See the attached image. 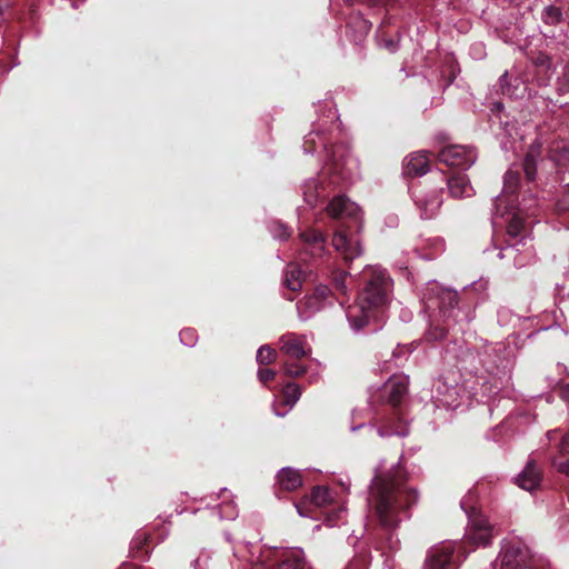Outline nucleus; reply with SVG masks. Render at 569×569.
<instances>
[{
	"label": "nucleus",
	"mask_w": 569,
	"mask_h": 569,
	"mask_svg": "<svg viewBox=\"0 0 569 569\" xmlns=\"http://www.w3.org/2000/svg\"><path fill=\"white\" fill-rule=\"evenodd\" d=\"M301 397V389L297 383L287 382V407L292 409Z\"/></svg>",
	"instance_id": "obj_34"
},
{
	"label": "nucleus",
	"mask_w": 569,
	"mask_h": 569,
	"mask_svg": "<svg viewBox=\"0 0 569 569\" xmlns=\"http://www.w3.org/2000/svg\"><path fill=\"white\" fill-rule=\"evenodd\" d=\"M365 283L357 301L346 308V318L353 332H360L376 317V311L390 300L392 280L388 272L376 267H366L361 274Z\"/></svg>",
	"instance_id": "obj_4"
},
{
	"label": "nucleus",
	"mask_w": 569,
	"mask_h": 569,
	"mask_svg": "<svg viewBox=\"0 0 569 569\" xmlns=\"http://www.w3.org/2000/svg\"><path fill=\"white\" fill-rule=\"evenodd\" d=\"M335 501L333 495L328 487L316 486L311 491L310 500H301L299 503H296L295 507L300 517L307 518L312 516L310 513V506H313L315 510L319 513L335 503Z\"/></svg>",
	"instance_id": "obj_17"
},
{
	"label": "nucleus",
	"mask_w": 569,
	"mask_h": 569,
	"mask_svg": "<svg viewBox=\"0 0 569 569\" xmlns=\"http://www.w3.org/2000/svg\"><path fill=\"white\" fill-rule=\"evenodd\" d=\"M368 559L366 556H356L346 567V569H367Z\"/></svg>",
	"instance_id": "obj_38"
},
{
	"label": "nucleus",
	"mask_w": 569,
	"mask_h": 569,
	"mask_svg": "<svg viewBox=\"0 0 569 569\" xmlns=\"http://www.w3.org/2000/svg\"><path fill=\"white\" fill-rule=\"evenodd\" d=\"M447 186L451 197L456 199L470 198L475 194V189L467 174H456L447 179Z\"/></svg>",
	"instance_id": "obj_25"
},
{
	"label": "nucleus",
	"mask_w": 569,
	"mask_h": 569,
	"mask_svg": "<svg viewBox=\"0 0 569 569\" xmlns=\"http://www.w3.org/2000/svg\"><path fill=\"white\" fill-rule=\"evenodd\" d=\"M274 411L277 416H282V413L277 408H274Z\"/></svg>",
	"instance_id": "obj_53"
},
{
	"label": "nucleus",
	"mask_w": 569,
	"mask_h": 569,
	"mask_svg": "<svg viewBox=\"0 0 569 569\" xmlns=\"http://www.w3.org/2000/svg\"><path fill=\"white\" fill-rule=\"evenodd\" d=\"M310 270L307 268L297 264L289 263L287 264V290L298 291L302 289L305 281L307 280L308 273Z\"/></svg>",
	"instance_id": "obj_26"
},
{
	"label": "nucleus",
	"mask_w": 569,
	"mask_h": 569,
	"mask_svg": "<svg viewBox=\"0 0 569 569\" xmlns=\"http://www.w3.org/2000/svg\"><path fill=\"white\" fill-rule=\"evenodd\" d=\"M119 569H147V568H138L131 563H124Z\"/></svg>",
	"instance_id": "obj_47"
},
{
	"label": "nucleus",
	"mask_w": 569,
	"mask_h": 569,
	"mask_svg": "<svg viewBox=\"0 0 569 569\" xmlns=\"http://www.w3.org/2000/svg\"><path fill=\"white\" fill-rule=\"evenodd\" d=\"M311 348L303 336L287 333V376L298 377L305 373L301 360L309 357Z\"/></svg>",
	"instance_id": "obj_12"
},
{
	"label": "nucleus",
	"mask_w": 569,
	"mask_h": 569,
	"mask_svg": "<svg viewBox=\"0 0 569 569\" xmlns=\"http://www.w3.org/2000/svg\"><path fill=\"white\" fill-rule=\"evenodd\" d=\"M180 340L186 346H189V347L193 346L194 340H196V336H194L193 330H191V329L182 330L180 332Z\"/></svg>",
	"instance_id": "obj_40"
},
{
	"label": "nucleus",
	"mask_w": 569,
	"mask_h": 569,
	"mask_svg": "<svg viewBox=\"0 0 569 569\" xmlns=\"http://www.w3.org/2000/svg\"><path fill=\"white\" fill-rule=\"evenodd\" d=\"M390 545H391V548H395V543L391 539H390Z\"/></svg>",
	"instance_id": "obj_56"
},
{
	"label": "nucleus",
	"mask_w": 569,
	"mask_h": 569,
	"mask_svg": "<svg viewBox=\"0 0 569 569\" xmlns=\"http://www.w3.org/2000/svg\"><path fill=\"white\" fill-rule=\"evenodd\" d=\"M316 119L311 130L303 138V150L308 154H318L326 159V168L302 184L305 202L316 207L325 200L332 189L340 184L353 183L360 178L359 159L343 144H332L336 132L340 130L337 106L331 97L315 104Z\"/></svg>",
	"instance_id": "obj_1"
},
{
	"label": "nucleus",
	"mask_w": 569,
	"mask_h": 569,
	"mask_svg": "<svg viewBox=\"0 0 569 569\" xmlns=\"http://www.w3.org/2000/svg\"><path fill=\"white\" fill-rule=\"evenodd\" d=\"M562 19V11L556 6H547L542 12V20L548 24H557Z\"/></svg>",
	"instance_id": "obj_32"
},
{
	"label": "nucleus",
	"mask_w": 569,
	"mask_h": 569,
	"mask_svg": "<svg viewBox=\"0 0 569 569\" xmlns=\"http://www.w3.org/2000/svg\"><path fill=\"white\" fill-rule=\"evenodd\" d=\"M283 470L284 469L279 470V475H278L279 478L281 477V473H282Z\"/></svg>",
	"instance_id": "obj_55"
},
{
	"label": "nucleus",
	"mask_w": 569,
	"mask_h": 569,
	"mask_svg": "<svg viewBox=\"0 0 569 569\" xmlns=\"http://www.w3.org/2000/svg\"><path fill=\"white\" fill-rule=\"evenodd\" d=\"M302 486L301 472L298 469L287 467V491Z\"/></svg>",
	"instance_id": "obj_33"
},
{
	"label": "nucleus",
	"mask_w": 569,
	"mask_h": 569,
	"mask_svg": "<svg viewBox=\"0 0 569 569\" xmlns=\"http://www.w3.org/2000/svg\"><path fill=\"white\" fill-rule=\"evenodd\" d=\"M335 301L343 306V301L336 296L329 286L320 283L316 286L312 295L305 296L296 303L297 316L301 321L309 320L318 311L332 306Z\"/></svg>",
	"instance_id": "obj_10"
},
{
	"label": "nucleus",
	"mask_w": 569,
	"mask_h": 569,
	"mask_svg": "<svg viewBox=\"0 0 569 569\" xmlns=\"http://www.w3.org/2000/svg\"><path fill=\"white\" fill-rule=\"evenodd\" d=\"M429 171V158L426 152L412 153L406 162V173L409 176H423Z\"/></svg>",
	"instance_id": "obj_27"
},
{
	"label": "nucleus",
	"mask_w": 569,
	"mask_h": 569,
	"mask_svg": "<svg viewBox=\"0 0 569 569\" xmlns=\"http://www.w3.org/2000/svg\"><path fill=\"white\" fill-rule=\"evenodd\" d=\"M327 211L333 218L350 217L358 220L360 209L345 196H337L327 206Z\"/></svg>",
	"instance_id": "obj_22"
},
{
	"label": "nucleus",
	"mask_w": 569,
	"mask_h": 569,
	"mask_svg": "<svg viewBox=\"0 0 569 569\" xmlns=\"http://www.w3.org/2000/svg\"><path fill=\"white\" fill-rule=\"evenodd\" d=\"M520 187V172L518 169L510 168L503 177L502 194L495 198L492 209V224H497L499 217L503 218L505 213H510L507 227L506 246L500 249L499 259L512 260L516 268H522L528 264L533 253L531 246H527L529 232L527 224L522 218L523 213H529L533 199H527L526 192L522 194L521 201L519 194H516Z\"/></svg>",
	"instance_id": "obj_2"
},
{
	"label": "nucleus",
	"mask_w": 569,
	"mask_h": 569,
	"mask_svg": "<svg viewBox=\"0 0 569 569\" xmlns=\"http://www.w3.org/2000/svg\"><path fill=\"white\" fill-rule=\"evenodd\" d=\"M502 107L503 106L500 102L495 103V108L498 109V110L502 109Z\"/></svg>",
	"instance_id": "obj_51"
},
{
	"label": "nucleus",
	"mask_w": 569,
	"mask_h": 569,
	"mask_svg": "<svg viewBox=\"0 0 569 569\" xmlns=\"http://www.w3.org/2000/svg\"><path fill=\"white\" fill-rule=\"evenodd\" d=\"M558 181H559L560 183H562V182L565 181V179H563V178H558Z\"/></svg>",
	"instance_id": "obj_54"
},
{
	"label": "nucleus",
	"mask_w": 569,
	"mask_h": 569,
	"mask_svg": "<svg viewBox=\"0 0 569 569\" xmlns=\"http://www.w3.org/2000/svg\"><path fill=\"white\" fill-rule=\"evenodd\" d=\"M347 510L343 506L332 503L327 509H323L318 515H312V518L323 519V522L328 527H336L340 522H343Z\"/></svg>",
	"instance_id": "obj_28"
},
{
	"label": "nucleus",
	"mask_w": 569,
	"mask_h": 569,
	"mask_svg": "<svg viewBox=\"0 0 569 569\" xmlns=\"http://www.w3.org/2000/svg\"><path fill=\"white\" fill-rule=\"evenodd\" d=\"M558 90L560 93L569 92V81H565V83L560 84Z\"/></svg>",
	"instance_id": "obj_45"
},
{
	"label": "nucleus",
	"mask_w": 569,
	"mask_h": 569,
	"mask_svg": "<svg viewBox=\"0 0 569 569\" xmlns=\"http://www.w3.org/2000/svg\"><path fill=\"white\" fill-rule=\"evenodd\" d=\"M541 161V143L533 141L525 156L522 170L528 182L536 181L538 176V164Z\"/></svg>",
	"instance_id": "obj_23"
},
{
	"label": "nucleus",
	"mask_w": 569,
	"mask_h": 569,
	"mask_svg": "<svg viewBox=\"0 0 569 569\" xmlns=\"http://www.w3.org/2000/svg\"><path fill=\"white\" fill-rule=\"evenodd\" d=\"M513 359V349L502 342L485 349L480 356L483 372L477 376L482 397L489 399L510 386Z\"/></svg>",
	"instance_id": "obj_5"
},
{
	"label": "nucleus",
	"mask_w": 569,
	"mask_h": 569,
	"mask_svg": "<svg viewBox=\"0 0 569 569\" xmlns=\"http://www.w3.org/2000/svg\"><path fill=\"white\" fill-rule=\"evenodd\" d=\"M416 487L406 482L399 463L383 471L378 469L371 480L369 505L379 526L390 532L411 517V508L419 501Z\"/></svg>",
	"instance_id": "obj_3"
},
{
	"label": "nucleus",
	"mask_w": 569,
	"mask_h": 569,
	"mask_svg": "<svg viewBox=\"0 0 569 569\" xmlns=\"http://www.w3.org/2000/svg\"><path fill=\"white\" fill-rule=\"evenodd\" d=\"M550 160L553 162L557 168V173H560V170L569 164V147L565 144H558L550 150L549 153Z\"/></svg>",
	"instance_id": "obj_31"
},
{
	"label": "nucleus",
	"mask_w": 569,
	"mask_h": 569,
	"mask_svg": "<svg viewBox=\"0 0 569 569\" xmlns=\"http://www.w3.org/2000/svg\"><path fill=\"white\" fill-rule=\"evenodd\" d=\"M438 160L448 167L467 170L476 162L477 152L472 147L452 144L439 151Z\"/></svg>",
	"instance_id": "obj_15"
},
{
	"label": "nucleus",
	"mask_w": 569,
	"mask_h": 569,
	"mask_svg": "<svg viewBox=\"0 0 569 569\" xmlns=\"http://www.w3.org/2000/svg\"><path fill=\"white\" fill-rule=\"evenodd\" d=\"M287 569H313L300 548H287Z\"/></svg>",
	"instance_id": "obj_30"
},
{
	"label": "nucleus",
	"mask_w": 569,
	"mask_h": 569,
	"mask_svg": "<svg viewBox=\"0 0 569 569\" xmlns=\"http://www.w3.org/2000/svg\"><path fill=\"white\" fill-rule=\"evenodd\" d=\"M421 300L426 310H439L445 321L452 319L453 322L461 320V310L457 309L458 292L451 289L443 288L437 281H428L421 292Z\"/></svg>",
	"instance_id": "obj_8"
},
{
	"label": "nucleus",
	"mask_w": 569,
	"mask_h": 569,
	"mask_svg": "<svg viewBox=\"0 0 569 569\" xmlns=\"http://www.w3.org/2000/svg\"><path fill=\"white\" fill-rule=\"evenodd\" d=\"M556 435H557V430H550V431H548L547 437L549 440H553Z\"/></svg>",
	"instance_id": "obj_48"
},
{
	"label": "nucleus",
	"mask_w": 569,
	"mask_h": 569,
	"mask_svg": "<svg viewBox=\"0 0 569 569\" xmlns=\"http://www.w3.org/2000/svg\"><path fill=\"white\" fill-rule=\"evenodd\" d=\"M376 42L379 48L395 53L400 48L399 28L392 24L390 18L385 19L376 31Z\"/></svg>",
	"instance_id": "obj_19"
},
{
	"label": "nucleus",
	"mask_w": 569,
	"mask_h": 569,
	"mask_svg": "<svg viewBox=\"0 0 569 569\" xmlns=\"http://www.w3.org/2000/svg\"><path fill=\"white\" fill-rule=\"evenodd\" d=\"M431 336V338L433 339H443L446 337V331L445 329L440 328V329H437V333L432 335L431 332L429 333Z\"/></svg>",
	"instance_id": "obj_43"
},
{
	"label": "nucleus",
	"mask_w": 569,
	"mask_h": 569,
	"mask_svg": "<svg viewBox=\"0 0 569 569\" xmlns=\"http://www.w3.org/2000/svg\"><path fill=\"white\" fill-rule=\"evenodd\" d=\"M559 455L552 458V466L561 473L569 476V432L558 445Z\"/></svg>",
	"instance_id": "obj_29"
},
{
	"label": "nucleus",
	"mask_w": 569,
	"mask_h": 569,
	"mask_svg": "<svg viewBox=\"0 0 569 569\" xmlns=\"http://www.w3.org/2000/svg\"><path fill=\"white\" fill-rule=\"evenodd\" d=\"M396 223H397V218H391L390 224H396Z\"/></svg>",
	"instance_id": "obj_52"
},
{
	"label": "nucleus",
	"mask_w": 569,
	"mask_h": 569,
	"mask_svg": "<svg viewBox=\"0 0 569 569\" xmlns=\"http://www.w3.org/2000/svg\"><path fill=\"white\" fill-rule=\"evenodd\" d=\"M541 481V473L533 460H529L523 470L516 477V483L523 490H535Z\"/></svg>",
	"instance_id": "obj_24"
},
{
	"label": "nucleus",
	"mask_w": 569,
	"mask_h": 569,
	"mask_svg": "<svg viewBox=\"0 0 569 569\" xmlns=\"http://www.w3.org/2000/svg\"><path fill=\"white\" fill-rule=\"evenodd\" d=\"M276 358V352L268 346H262L259 348L257 352V361L260 365H268L272 362Z\"/></svg>",
	"instance_id": "obj_36"
},
{
	"label": "nucleus",
	"mask_w": 569,
	"mask_h": 569,
	"mask_svg": "<svg viewBox=\"0 0 569 569\" xmlns=\"http://www.w3.org/2000/svg\"><path fill=\"white\" fill-rule=\"evenodd\" d=\"M390 0H330L332 8L343 4L345 9L340 10V14L347 20V37L355 43H361L367 37L371 22L363 18L359 10H353L351 7L356 3L363 4L370 9L381 10L387 7Z\"/></svg>",
	"instance_id": "obj_7"
},
{
	"label": "nucleus",
	"mask_w": 569,
	"mask_h": 569,
	"mask_svg": "<svg viewBox=\"0 0 569 569\" xmlns=\"http://www.w3.org/2000/svg\"><path fill=\"white\" fill-rule=\"evenodd\" d=\"M463 318H465V320H466L467 322H469V321L471 320V317H470L469 312H465V313H463Z\"/></svg>",
	"instance_id": "obj_50"
},
{
	"label": "nucleus",
	"mask_w": 569,
	"mask_h": 569,
	"mask_svg": "<svg viewBox=\"0 0 569 569\" xmlns=\"http://www.w3.org/2000/svg\"><path fill=\"white\" fill-rule=\"evenodd\" d=\"M492 569H537L533 568L529 548L520 540L503 541L499 558Z\"/></svg>",
	"instance_id": "obj_11"
},
{
	"label": "nucleus",
	"mask_w": 569,
	"mask_h": 569,
	"mask_svg": "<svg viewBox=\"0 0 569 569\" xmlns=\"http://www.w3.org/2000/svg\"><path fill=\"white\" fill-rule=\"evenodd\" d=\"M332 246L346 261H351L362 253L359 239L353 236H349L345 229H339L335 232L332 238Z\"/></svg>",
	"instance_id": "obj_18"
},
{
	"label": "nucleus",
	"mask_w": 569,
	"mask_h": 569,
	"mask_svg": "<svg viewBox=\"0 0 569 569\" xmlns=\"http://www.w3.org/2000/svg\"><path fill=\"white\" fill-rule=\"evenodd\" d=\"M473 50L476 51V57L477 58H479V59L482 58V53H483L482 52L483 51L482 50V46L477 44V46L473 47Z\"/></svg>",
	"instance_id": "obj_46"
},
{
	"label": "nucleus",
	"mask_w": 569,
	"mask_h": 569,
	"mask_svg": "<svg viewBox=\"0 0 569 569\" xmlns=\"http://www.w3.org/2000/svg\"><path fill=\"white\" fill-rule=\"evenodd\" d=\"M351 276V271H338L333 276V287L336 291L345 295L347 292L348 286L346 283L347 277Z\"/></svg>",
	"instance_id": "obj_35"
},
{
	"label": "nucleus",
	"mask_w": 569,
	"mask_h": 569,
	"mask_svg": "<svg viewBox=\"0 0 569 569\" xmlns=\"http://www.w3.org/2000/svg\"><path fill=\"white\" fill-rule=\"evenodd\" d=\"M473 389L475 387L468 386V382L450 383L447 378L440 377L433 383L431 399L437 408L457 410L470 405L472 397L477 395L472 392Z\"/></svg>",
	"instance_id": "obj_9"
},
{
	"label": "nucleus",
	"mask_w": 569,
	"mask_h": 569,
	"mask_svg": "<svg viewBox=\"0 0 569 569\" xmlns=\"http://www.w3.org/2000/svg\"><path fill=\"white\" fill-rule=\"evenodd\" d=\"M469 525L465 535L466 541L476 547H487L496 536V528L489 522L488 518L481 513L470 515L467 510Z\"/></svg>",
	"instance_id": "obj_14"
},
{
	"label": "nucleus",
	"mask_w": 569,
	"mask_h": 569,
	"mask_svg": "<svg viewBox=\"0 0 569 569\" xmlns=\"http://www.w3.org/2000/svg\"><path fill=\"white\" fill-rule=\"evenodd\" d=\"M533 63L536 67L545 68L549 70L552 66L551 58L546 53H539L535 59Z\"/></svg>",
	"instance_id": "obj_39"
},
{
	"label": "nucleus",
	"mask_w": 569,
	"mask_h": 569,
	"mask_svg": "<svg viewBox=\"0 0 569 569\" xmlns=\"http://www.w3.org/2000/svg\"><path fill=\"white\" fill-rule=\"evenodd\" d=\"M410 193L423 219L433 218L442 204V188L411 186Z\"/></svg>",
	"instance_id": "obj_13"
},
{
	"label": "nucleus",
	"mask_w": 569,
	"mask_h": 569,
	"mask_svg": "<svg viewBox=\"0 0 569 569\" xmlns=\"http://www.w3.org/2000/svg\"><path fill=\"white\" fill-rule=\"evenodd\" d=\"M561 397L565 400L569 401V383L563 387V389L561 391Z\"/></svg>",
	"instance_id": "obj_44"
},
{
	"label": "nucleus",
	"mask_w": 569,
	"mask_h": 569,
	"mask_svg": "<svg viewBox=\"0 0 569 569\" xmlns=\"http://www.w3.org/2000/svg\"><path fill=\"white\" fill-rule=\"evenodd\" d=\"M499 86L502 94L515 99H522L529 96L526 79L520 74H510L505 71L499 78Z\"/></svg>",
	"instance_id": "obj_20"
},
{
	"label": "nucleus",
	"mask_w": 569,
	"mask_h": 569,
	"mask_svg": "<svg viewBox=\"0 0 569 569\" xmlns=\"http://www.w3.org/2000/svg\"><path fill=\"white\" fill-rule=\"evenodd\" d=\"M409 377L406 375H392L385 383L381 390V397L391 408L389 412H385L380 420V426L376 428L373 425H358L351 427V431H357L363 427L370 431H375L379 437L386 438L391 436L407 437L409 427L401 418L399 405L402 402L408 392Z\"/></svg>",
	"instance_id": "obj_6"
},
{
	"label": "nucleus",
	"mask_w": 569,
	"mask_h": 569,
	"mask_svg": "<svg viewBox=\"0 0 569 569\" xmlns=\"http://www.w3.org/2000/svg\"><path fill=\"white\" fill-rule=\"evenodd\" d=\"M411 353V350L408 346H398L397 349L392 351V358L395 361V365L397 367L401 366L403 361L408 359V356Z\"/></svg>",
	"instance_id": "obj_37"
},
{
	"label": "nucleus",
	"mask_w": 569,
	"mask_h": 569,
	"mask_svg": "<svg viewBox=\"0 0 569 569\" xmlns=\"http://www.w3.org/2000/svg\"><path fill=\"white\" fill-rule=\"evenodd\" d=\"M299 237L303 242L305 249L312 258H321L325 256L327 240L321 231L307 228L300 231Z\"/></svg>",
	"instance_id": "obj_21"
},
{
	"label": "nucleus",
	"mask_w": 569,
	"mask_h": 569,
	"mask_svg": "<svg viewBox=\"0 0 569 569\" xmlns=\"http://www.w3.org/2000/svg\"><path fill=\"white\" fill-rule=\"evenodd\" d=\"M508 313V310L506 309H501L498 311V318H499V321L501 320V318Z\"/></svg>",
	"instance_id": "obj_49"
},
{
	"label": "nucleus",
	"mask_w": 569,
	"mask_h": 569,
	"mask_svg": "<svg viewBox=\"0 0 569 569\" xmlns=\"http://www.w3.org/2000/svg\"><path fill=\"white\" fill-rule=\"evenodd\" d=\"M258 377L262 383H267L273 379L274 372L268 368H260L258 371Z\"/></svg>",
	"instance_id": "obj_41"
},
{
	"label": "nucleus",
	"mask_w": 569,
	"mask_h": 569,
	"mask_svg": "<svg viewBox=\"0 0 569 569\" xmlns=\"http://www.w3.org/2000/svg\"><path fill=\"white\" fill-rule=\"evenodd\" d=\"M461 557L451 543L431 549L425 561L423 569H458Z\"/></svg>",
	"instance_id": "obj_16"
},
{
	"label": "nucleus",
	"mask_w": 569,
	"mask_h": 569,
	"mask_svg": "<svg viewBox=\"0 0 569 569\" xmlns=\"http://www.w3.org/2000/svg\"><path fill=\"white\" fill-rule=\"evenodd\" d=\"M563 198L559 206L561 209H569V182L563 186Z\"/></svg>",
	"instance_id": "obj_42"
}]
</instances>
